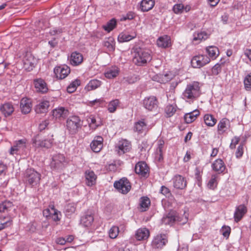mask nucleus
<instances>
[{"instance_id": "1", "label": "nucleus", "mask_w": 251, "mask_h": 251, "mask_svg": "<svg viewBox=\"0 0 251 251\" xmlns=\"http://www.w3.org/2000/svg\"><path fill=\"white\" fill-rule=\"evenodd\" d=\"M151 51L148 49L138 48L134 52L133 61L137 66H142L151 61Z\"/></svg>"}, {"instance_id": "2", "label": "nucleus", "mask_w": 251, "mask_h": 251, "mask_svg": "<svg viewBox=\"0 0 251 251\" xmlns=\"http://www.w3.org/2000/svg\"><path fill=\"white\" fill-rule=\"evenodd\" d=\"M68 163L69 161L64 154L57 153L52 156L50 166L52 170L61 172Z\"/></svg>"}, {"instance_id": "3", "label": "nucleus", "mask_w": 251, "mask_h": 251, "mask_svg": "<svg viewBox=\"0 0 251 251\" xmlns=\"http://www.w3.org/2000/svg\"><path fill=\"white\" fill-rule=\"evenodd\" d=\"M200 95V87L199 83L194 81L188 84L183 92L182 96L184 99L192 101L196 99Z\"/></svg>"}, {"instance_id": "4", "label": "nucleus", "mask_w": 251, "mask_h": 251, "mask_svg": "<svg viewBox=\"0 0 251 251\" xmlns=\"http://www.w3.org/2000/svg\"><path fill=\"white\" fill-rule=\"evenodd\" d=\"M82 126V121L80 117L77 116H71L66 120V129L69 133L72 135L76 134L81 128Z\"/></svg>"}, {"instance_id": "5", "label": "nucleus", "mask_w": 251, "mask_h": 251, "mask_svg": "<svg viewBox=\"0 0 251 251\" xmlns=\"http://www.w3.org/2000/svg\"><path fill=\"white\" fill-rule=\"evenodd\" d=\"M24 178L27 184L33 186L39 183L41 175L34 169H27L25 173Z\"/></svg>"}, {"instance_id": "6", "label": "nucleus", "mask_w": 251, "mask_h": 251, "mask_svg": "<svg viewBox=\"0 0 251 251\" xmlns=\"http://www.w3.org/2000/svg\"><path fill=\"white\" fill-rule=\"evenodd\" d=\"M53 135H50L47 138H42L38 135L33 139V146L36 148H50L52 146L53 138Z\"/></svg>"}, {"instance_id": "7", "label": "nucleus", "mask_w": 251, "mask_h": 251, "mask_svg": "<svg viewBox=\"0 0 251 251\" xmlns=\"http://www.w3.org/2000/svg\"><path fill=\"white\" fill-rule=\"evenodd\" d=\"M210 62L209 57L205 54H198L194 56L191 60V66L194 68H201Z\"/></svg>"}, {"instance_id": "8", "label": "nucleus", "mask_w": 251, "mask_h": 251, "mask_svg": "<svg viewBox=\"0 0 251 251\" xmlns=\"http://www.w3.org/2000/svg\"><path fill=\"white\" fill-rule=\"evenodd\" d=\"M143 107L149 111H155L157 110L159 101L157 98L154 96L146 97L143 100Z\"/></svg>"}, {"instance_id": "9", "label": "nucleus", "mask_w": 251, "mask_h": 251, "mask_svg": "<svg viewBox=\"0 0 251 251\" xmlns=\"http://www.w3.org/2000/svg\"><path fill=\"white\" fill-rule=\"evenodd\" d=\"M27 144V140L25 138L15 141L9 150L10 154L13 155L23 152L26 148Z\"/></svg>"}, {"instance_id": "10", "label": "nucleus", "mask_w": 251, "mask_h": 251, "mask_svg": "<svg viewBox=\"0 0 251 251\" xmlns=\"http://www.w3.org/2000/svg\"><path fill=\"white\" fill-rule=\"evenodd\" d=\"M114 187L122 194H127L131 189V185L129 180L126 178H123L119 181L115 182Z\"/></svg>"}, {"instance_id": "11", "label": "nucleus", "mask_w": 251, "mask_h": 251, "mask_svg": "<svg viewBox=\"0 0 251 251\" xmlns=\"http://www.w3.org/2000/svg\"><path fill=\"white\" fill-rule=\"evenodd\" d=\"M182 218L179 216L178 213L174 210L170 211L167 215L162 219V222L165 225H172L175 222H181Z\"/></svg>"}, {"instance_id": "12", "label": "nucleus", "mask_w": 251, "mask_h": 251, "mask_svg": "<svg viewBox=\"0 0 251 251\" xmlns=\"http://www.w3.org/2000/svg\"><path fill=\"white\" fill-rule=\"evenodd\" d=\"M23 67L27 71L33 70L36 64V59L30 53L27 52L23 58Z\"/></svg>"}, {"instance_id": "13", "label": "nucleus", "mask_w": 251, "mask_h": 251, "mask_svg": "<svg viewBox=\"0 0 251 251\" xmlns=\"http://www.w3.org/2000/svg\"><path fill=\"white\" fill-rule=\"evenodd\" d=\"M168 242V237L165 234L156 235L153 238L151 245L155 249H162Z\"/></svg>"}, {"instance_id": "14", "label": "nucleus", "mask_w": 251, "mask_h": 251, "mask_svg": "<svg viewBox=\"0 0 251 251\" xmlns=\"http://www.w3.org/2000/svg\"><path fill=\"white\" fill-rule=\"evenodd\" d=\"M52 116L56 120L61 121L66 118L69 114L67 108L64 107H58L52 111Z\"/></svg>"}, {"instance_id": "15", "label": "nucleus", "mask_w": 251, "mask_h": 251, "mask_svg": "<svg viewBox=\"0 0 251 251\" xmlns=\"http://www.w3.org/2000/svg\"><path fill=\"white\" fill-rule=\"evenodd\" d=\"M131 149V144L130 142L127 140L122 139L119 141L116 147V151L119 155H122L129 152Z\"/></svg>"}, {"instance_id": "16", "label": "nucleus", "mask_w": 251, "mask_h": 251, "mask_svg": "<svg viewBox=\"0 0 251 251\" xmlns=\"http://www.w3.org/2000/svg\"><path fill=\"white\" fill-rule=\"evenodd\" d=\"M135 171L142 177H147L149 175V168L145 162H139L135 167Z\"/></svg>"}, {"instance_id": "17", "label": "nucleus", "mask_w": 251, "mask_h": 251, "mask_svg": "<svg viewBox=\"0 0 251 251\" xmlns=\"http://www.w3.org/2000/svg\"><path fill=\"white\" fill-rule=\"evenodd\" d=\"M70 69L67 65L57 66L54 69V73L56 77L60 79L66 77L70 73Z\"/></svg>"}, {"instance_id": "18", "label": "nucleus", "mask_w": 251, "mask_h": 251, "mask_svg": "<svg viewBox=\"0 0 251 251\" xmlns=\"http://www.w3.org/2000/svg\"><path fill=\"white\" fill-rule=\"evenodd\" d=\"M174 75L169 71L163 74H158L154 75L152 79L160 83H166L173 79Z\"/></svg>"}, {"instance_id": "19", "label": "nucleus", "mask_w": 251, "mask_h": 251, "mask_svg": "<svg viewBox=\"0 0 251 251\" xmlns=\"http://www.w3.org/2000/svg\"><path fill=\"white\" fill-rule=\"evenodd\" d=\"M60 213L54 208L53 205H50L48 208L43 210V215L46 218H50L54 221H58L60 218L58 217V213Z\"/></svg>"}, {"instance_id": "20", "label": "nucleus", "mask_w": 251, "mask_h": 251, "mask_svg": "<svg viewBox=\"0 0 251 251\" xmlns=\"http://www.w3.org/2000/svg\"><path fill=\"white\" fill-rule=\"evenodd\" d=\"M133 129L134 131L137 132L138 134L144 133L146 134L149 131L150 128H148L145 120L142 119L134 123Z\"/></svg>"}, {"instance_id": "21", "label": "nucleus", "mask_w": 251, "mask_h": 251, "mask_svg": "<svg viewBox=\"0 0 251 251\" xmlns=\"http://www.w3.org/2000/svg\"><path fill=\"white\" fill-rule=\"evenodd\" d=\"M248 211L247 206L244 204H240L236 206L234 213V221L239 222Z\"/></svg>"}, {"instance_id": "22", "label": "nucleus", "mask_w": 251, "mask_h": 251, "mask_svg": "<svg viewBox=\"0 0 251 251\" xmlns=\"http://www.w3.org/2000/svg\"><path fill=\"white\" fill-rule=\"evenodd\" d=\"M103 139L100 136H97L90 144L91 150L95 152H99L103 147Z\"/></svg>"}, {"instance_id": "23", "label": "nucleus", "mask_w": 251, "mask_h": 251, "mask_svg": "<svg viewBox=\"0 0 251 251\" xmlns=\"http://www.w3.org/2000/svg\"><path fill=\"white\" fill-rule=\"evenodd\" d=\"M85 183L88 186H92L96 184L97 176L94 172L91 170H86L84 173Z\"/></svg>"}, {"instance_id": "24", "label": "nucleus", "mask_w": 251, "mask_h": 251, "mask_svg": "<svg viewBox=\"0 0 251 251\" xmlns=\"http://www.w3.org/2000/svg\"><path fill=\"white\" fill-rule=\"evenodd\" d=\"M150 235L149 230L146 227L138 229L135 233V238L137 241H145L147 240Z\"/></svg>"}, {"instance_id": "25", "label": "nucleus", "mask_w": 251, "mask_h": 251, "mask_svg": "<svg viewBox=\"0 0 251 251\" xmlns=\"http://www.w3.org/2000/svg\"><path fill=\"white\" fill-rule=\"evenodd\" d=\"M36 90L41 93H46L48 91L47 84L42 78H37L34 80L33 82Z\"/></svg>"}, {"instance_id": "26", "label": "nucleus", "mask_w": 251, "mask_h": 251, "mask_svg": "<svg viewBox=\"0 0 251 251\" xmlns=\"http://www.w3.org/2000/svg\"><path fill=\"white\" fill-rule=\"evenodd\" d=\"M31 100L27 98H23L20 102V108L23 113L26 114L29 113L32 108Z\"/></svg>"}, {"instance_id": "27", "label": "nucleus", "mask_w": 251, "mask_h": 251, "mask_svg": "<svg viewBox=\"0 0 251 251\" xmlns=\"http://www.w3.org/2000/svg\"><path fill=\"white\" fill-rule=\"evenodd\" d=\"M230 126V122L228 119L223 118L220 121L217 126V130L220 135L223 134Z\"/></svg>"}, {"instance_id": "28", "label": "nucleus", "mask_w": 251, "mask_h": 251, "mask_svg": "<svg viewBox=\"0 0 251 251\" xmlns=\"http://www.w3.org/2000/svg\"><path fill=\"white\" fill-rule=\"evenodd\" d=\"M83 60V55L77 51L72 52L70 57V63L74 66L81 64Z\"/></svg>"}, {"instance_id": "29", "label": "nucleus", "mask_w": 251, "mask_h": 251, "mask_svg": "<svg viewBox=\"0 0 251 251\" xmlns=\"http://www.w3.org/2000/svg\"><path fill=\"white\" fill-rule=\"evenodd\" d=\"M157 45L162 48H167L171 46V40L170 36L165 35L158 38Z\"/></svg>"}, {"instance_id": "30", "label": "nucleus", "mask_w": 251, "mask_h": 251, "mask_svg": "<svg viewBox=\"0 0 251 251\" xmlns=\"http://www.w3.org/2000/svg\"><path fill=\"white\" fill-rule=\"evenodd\" d=\"M0 111L5 117L10 116L14 111V108L10 102H6L0 106Z\"/></svg>"}, {"instance_id": "31", "label": "nucleus", "mask_w": 251, "mask_h": 251, "mask_svg": "<svg viewBox=\"0 0 251 251\" xmlns=\"http://www.w3.org/2000/svg\"><path fill=\"white\" fill-rule=\"evenodd\" d=\"M213 171L220 173H222L225 170L226 167L225 163L221 159L215 160L211 165Z\"/></svg>"}, {"instance_id": "32", "label": "nucleus", "mask_w": 251, "mask_h": 251, "mask_svg": "<svg viewBox=\"0 0 251 251\" xmlns=\"http://www.w3.org/2000/svg\"><path fill=\"white\" fill-rule=\"evenodd\" d=\"M94 222V215L91 212H87L81 217V223L85 227H90Z\"/></svg>"}, {"instance_id": "33", "label": "nucleus", "mask_w": 251, "mask_h": 251, "mask_svg": "<svg viewBox=\"0 0 251 251\" xmlns=\"http://www.w3.org/2000/svg\"><path fill=\"white\" fill-rule=\"evenodd\" d=\"M209 37V35L204 31L195 32L193 34L192 42L195 44H198L202 41H205Z\"/></svg>"}, {"instance_id": "34", "label": "nucleus", "mask_w": 251, "mask_h": 251, "mask_svg": "<svg viewBox=\"0 0 251 251\" xmlns=\"http://www.w3.org/2000/svg\"><path fill=\"white\" fill-rule=\"evenodd\" d=\"M187 183L184 177L181 176H176L174 178V186L176 189H183L186 187Z\"/></svg>"}, {"instance_id": "35", "label": "nucleus", "mask_w": 251, "mask_h": 251, "mask_svg": "<svg viewBox=\"0 0 251 251\" xmlns=\"http://www.w3.org/2000/svg\"><path fill=\"white\" fill-rule=\"evenodd\" d=\"M205 50L209 58L212 60L216 59L220 54L218 48L214 46H210L205 48Z\"/></svg>"}, {"instance_id": "36", "label": "nucleus", "mask_w": 251, "mask_h": 251, "mask_svg": "<svg viewBox=\"0 0 251 251\" xmlns=\"http://www.w3.org/2000/svg\"><path fill=\"white\" fill-rule=\"evenodd\" d=\"M50 106V102L48 100H43L37 104L35 110L38 114H43L47 113Z\"/></svg>"}, {"instance_id": "37", "label": "nucleus", "mask_w": 251, "mask_h": 251, "mask_svg": "<svg viewBox=\"0 0 251 251\" xmlns=\"http://www.w3.org/2000/svg\"><path fill=\"white\" fill-rule=\"evenodd\" d=\"M200 115V111L198 110H195L192 112L186 113L184 116L185 122L190 124L193 122Z\"/></svg>"}, {"instance_id": "38", "label": "nucleus", "mask_w": 251, "mask_h": 251, "mask_svg": "<svg viewBox=\"0 0 251 251\" xmlns=\"http://www.w3.org/2000/svg\"><path fill=\"white\" fill-rule=\"evenodd\" d=\"M102 84V82L97 79H93L89 81L85 87V89L88 91H92L100 87Z\"/></svg>"}, {"instance_id": "39", "label": "nucleus", "mask_w": 251, "mask_h": 251, "mask_svg": "<svg viewBox=\"0 0 251 251\" xmlns=\"http://www.w3.org/2000/svg\"><path fill=\"white\" fill-rule=\"evenodd\" d=\"M119 69L116 66L112 67L108 69L104 73L105 76L108 79H112L116 77L119 74Z\"/></svg>"}, {"instance_id": "40", "label": "nucleus", "mask_w": 251, "mask_h": 251, "mask_svg": "<svg viewBox=\"0 0 251 251\" xmlns=\"http://www.w3.org/2000/svg\"><path fill=\"white\" fill-rule=\"evenodd\" d=\"M191 9V6L189 5L184 6L182 3H178L175 4L173 7L174 12L177 14H181L183 11L188 12Z\"/></svg>"}, {"instance_id": "41", "label": "nucleus", "mask_w": 251, "mask_h": 251, "mask_svg": "<svg viewBox=\"0 0 251 251\" xmlns=\"http://www.w3.org/2000/svg\"><path fill=\"white\" fill-rule=\"evenodd\" d=\"M203 121L205 124L209 127L214 126L217 121L213 115L209 114H206L204 115Z\"/></svg>"}, {"instance_id": "42", "label": "nucleus", "mask_w": 251, "mask_h": 251, "mask_svg": "<svg viewBox=\"0 0 251 251\" xmlns=\"http://www.w3.org/2000/svg\"><path fill=\"white\" fill-rule=\"evenodd\" d=\"M219 180V177L217 174L212 175L207 184V186L210 189L214 190L217 186Z\"/></svg>"}, {"instance_id": "43", "label": "nucleus", "mask_w": 251, "mask_h": 251, "mask_svg": "<svg viewBox=\"0 0 251 251\" xmlns=\"http://www.w3.org/2000/svg\"><path fill=\"white\" fill-rule=\"evenodd\" d=\"M155 1H141L140 9L143 12H147L151 9L154 5Z\"/></svg>"}, {"instance_id": "44", "label": "nucleus", "mask_w": 251, "mask_h": 251, "mask_svg": "<svg viewBox=\"0 0 251 251\" xmlns=\"http://www.w3.org/2000/svg\"><path fill=\"white\" fill-rule=\"evenodd\" d=\"M89 123V126L93 129H96L101 124L100 120H97V118L93 115H90L87 120Z\"/></svg>"}, {"instance_id": "45", "label": "nucleus", "mask_w": 251, "mask_h": 251, "mask_svg": "<svg viewBox=\"0 0 251 251\" xmlns=\"http://www.w3.org/2000/svg\"><path fill=\"white\" fill-rule=\"evenodd\" d=\"M136 36V33L133 35H129L126 32H122L118 36V40L120 42H128L135 38Z\"/></svg>"}, {"instance_id": "46", "label": "nucleus", "mask_w": 251, "mask_h": 251, "mask_svg": "<svg viewBox=\"0 0 251 251\" xmlns=\"http://www.w3.org/2000/svg\"><path fill=\"white\" fill-rule=\"evenodd\" d=\"M14 205L12 202L9 201H5L0 203V213L8 212L13 208Z\"/></svg>"}, {"instance_id": "47", "label": "nucleus", "mask_w": 251, "mask_h": 251, "mask_svg": "<svg viewBox=\"0 0 251 251\" xmlns=\"http://www.w3.org/2000/svg\"><path fill=\"white\" fill-rule=\"evenodd\" d=\"M103 46L109 51H114L115 49V42L112 37H109L103 42Z\"/></svg>"}, {"instance_id": "48", "label": "nucleus", "mask_w": 251, "mask_h": 251, "mask_svg": "<svg viewBox=\"0 0 251 251\" xmlns=\"http://www.w3.org/2000/svg\"><path fill=\"white\" fill-rule=\"evenodd\" d=\"M164 146V141L162 140H159L157 142V147L156 149V154L159 155L158 160L161 161L163 157V149Z\"/></svg>"}, {"instance_id": "49", "label": "nucleus", "mask_w": 251, "mask_h": 251, "mask_svg": "<svg viewBox=\"0 0 251 251\" xmlns=\"http://www.w3.org/2000/svg\"><path fill=\"white\" fill-rule=\"evenodd\" d=\"M117 25V21L115 18L110 20L106 25H103V28L108 32L114 29Z\"/></svg>"}, {"instance_id": "50", "label": "nucleus", "mask_w": 251, "mask_h": 251, "mask_svg": "<svg viewBox=\"0 0 251 251\" xmlns=\"http://www.w3.org/2000/svg\"><path fill=\"white\" fill-rule=\"evenodd\" d=\"M151 201L147 197H143L140 199V206L142 209V211H146L150 205Z\"/></svg>"}, {"instance_id": "51", "label": "nucleus", "mask_w": 251, "mask_h": 251, "mask_svg": "<svg viewBox=\"0 0 251 251\" xmlns=\"http://www.w3.org/2000/svg\"><path fill=\"white\" fill-rule=\"evenodd\" d=\"M120 104V101L118 99L111 100L108 104V110L110 113H114Z\"/></svg>"}, {"instance_id": "52", "label": "nucleus", "mask_w": 251, "mask_h": 251, "mask_svg": "<svg viewBox=\"0 0 251 251\" xmlns=\"http://www.w3.org/2000/svg\"><path fill=\"white\" fill-rule=\"evenodd\" d=\"M119 233V228L117 226H113L109 229V237L111 239H115Z\"/></svg>"}, {"instance_id": "53", "label": "nucleus", "mask_w": 251, "mask_h": 251, "mask_svg": "<svg viewBox=\"0 0 251 251\" xmlns=\"http://www.w3.org/2000/svg\"><path fill=\"white\" fill-rule=\"evenodd\" d=\"M244 85L246 90H251V72L248 74L244 78Z\"/></svg>"}, {"instance_id": "54", "label": "nucleus", "mask_w": 251, "mask_h": 251, "mask_svg": "<svg viewBox=\"0 0 251 251\" xmlns=\"http://www.w3.org/2000/svg\"><path fill=\"white\" fill-rule=\"evenodd\" d=\"M176 106L173 105H168L165 108V113L168 117H171L174 115L176 112Z\"/></svg>"}, {"instance_id": "55", "label": "nucleus", "mask_w": 251, "mask_h": 251, "mask_svg": "<svg viewBox=\"0 0 251 251\" xmlns=\"http://www.w3.org/2000/svg\"><path fill=\"white\" fill-rule=\"evenodd\" d=\"M224 65V63H222L216 64L211 69V72L213 75H218L219 74L222 70V66Z\"/></svg>"}, {"instance_id": "56", "label": "nucleus", "mask_w": 251, "mask_h": 251, "mask_svg": "<svg viewBox=\"0 0 251 251\" xmlns=\"http://www.w3.org/2000/svg\"><path fill=\"white\" fill-rule=\"evenodd\" d=\"M136 16V14L135 13L132 11H129L126 14V15H123L120 20L121 21H125L127 20H131L134 19Z\"/></svg>"}, {"instance_id": "57", "label": "nucleus", "mask_w": 251, "mask_h": 251, "mask_svg": "<svg viewBox=\"0 0 251 251\" xmlns=\"http://www.w3.org/2000/svg\"><path fill=\"white\" fill-rule=\"evenodd\" d=\"M12 224V220L5 221V218H0V231L10 226Z\"/></svg>"}, {"instance_id": "58", "label": "nucleus", "mask_w": 251, "mask_h": 251, "mask_svg": "<svg viewBox=\"0 0 251 251\" xmlns=\"http://www.w3.org/2000/svg\"><path fill=\"white\" fill-rule=\"evenodd\" d=\"M231 229L230 227L228 226H223L221 230V232H222V235L228 238L230 233Z\"/></svg>"}, {"instance_id": "59", "label": "nucleus", "mask_w": 251, "mask_h": 251, "mask_svg": "<svg viewBox=\"0 0 251 251\" xmlns=\"http://www.w3.org/2000/svg\"><path fill=\"white\" fill-rule=\"evenodd\" d=\"M244 153V144H240L238 147L235 152V156L237 158H241Z\"/></svg>"}, {"instance_id": "60", "label": "nucleus", "mask_w": 251, "mask_h": 251, "mask_svg": "<svg viewBox=\"0 0 251 251\" xmlns=\"http://www.w3.org/2000/svg\"><path fill=\"white\" fill-rule=\"evenodd\" d=\"M79 81L77 80L73 81L70 85L67 87L68 92L71 93L74 92L76 89V86L78 85Z\"/></svg>"}, {"instance_id": "61", "label": "nucleus", "mask_w": 251, "mask_h": 251, "mask_svg": "<svg viewBox=\"0 0 251 251\" xmlns=\"http://www.w3.org/2000/svg\"><path fill=\"white\" fill-rule=\"evenodd\" d=\"M240 140V138L238 136H234L231 141V143L229 145L230 149L233 150L235 149L236 146L239 143Z\"/></svg>"}, {"instance_id": "62", "label": "nucleus", "mask_w": 251, "mask_h": 251, "mask_svg": "<svg viewBox=\"0 0 251 251\" xmlns=\"http://www.w3.org/2000/svg\"><path fill=\"white\" fill-rule=\"evenodd\" d=\"M66 212L68 213H73L75 211V204L73 203H68L65 207Z\"/></svg>"}, {"instance_id": "63", "label": "nucleus", "mask_w": 251, "mask_h": 251, "mask_svg": "<svg viewBox=\"0 0 251 251\" xmlns=\"http://www.w3.org/2000/svg\"><path fill=\"white\" fill-rule=\"evenodd\" d=\"M160 193L167 197H169L171 195L169 189L165 186H162L161 187Z\"/></svg>"}, {"instance_id": "64", "label": "nucleus", "mask_w": 251, "mask_h": 251, "mask_svg": "<svg viewBox=\"0 0 251 251\" xmlns=\"http://www.w3.org/2000/svg\"><path fill=\"white\" fill-rule=\"evenodd\" d=\"M49 121L47 120L44 121L41 123L39 126V129L40 131L45 129L49 125Z\"/></svg>"}]
</instances>
